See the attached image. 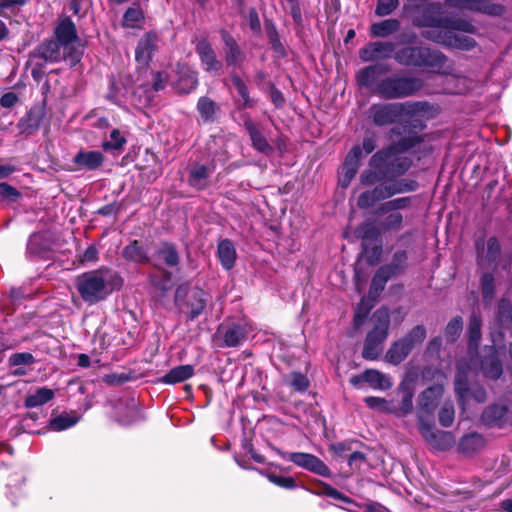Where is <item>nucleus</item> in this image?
Here are the masks:
<instances>
[{
	"label": "nucleus",
	"mask_w": 512,
	"mask_h": 512,
	"mask_svg": "<svg viewBox=\"0 0 512 512\" xmlns=\"http://www.w3.org/2000/svg\"><path fill=\"white\" fill-rule=\"evenodd\" d=\"M420 142L416 133H409L389 148L375 153L369 168L360 175V183L365 186L380 185L388 176L403 175L411 166V160L403 152Z\"/></svg>",
	"instance_id": "f257e3e1"
},
{
	"label": "nucleus",
	"mask_w": 512,
	"mask_h": 512,
	"mask_svg": "<svg viewBox=\"0 0 512 512\" xmlns=\"http://www.w3.org/2000/svg\"><path fill=\"white\" fill-rule=\"evenodd\" d=\"M417 24L427 28L422 32L424 38L441 45L461 50H470L475 45L472 37L462 33L471 31L472 25L467 22L423 16L417 19Z\"/></svg>",
	"instance_id": "f03ea898"
},
{
	"label": "nucleus",
	"mask_w": 512,
	"mask_h": 512,
	"mask_svg": "<svg viewBox=\"0 0 512 512\" xmlns=\"http://www.w3.org/2000/svg\"><path fill=\"white\" fill-rule=\"evenodd\" d=\"M120 285L119 277L104 268L83 273L76 279L80 296L89 304L104 300Z\"/></svg>",
	"instance_id": "7ed1b4c3"
},
{
	"label": "nucleus",
	"mask_w": 512,
	"mask_h": 512,
	"mask_svg": "<svg viewBox=\"0 0 512 512\" xmlns=\"http://www.w3.org/2000/svg\"><path fill=\"white\" fill-rule=\"evenodd\" d=\"M432 107L427 102H405L392 104H375L370 107V116L376 125L393 123L398 118L429 117Z\"/></svg>",
	"instance_id": "20e7f679"
},
{
	"label": "nucleus",
	"mask_w": 512,
	"mask_h": 512,
	"mask_svg": "<svg viewBox=\"0 0 512 512\" xmlns=\"http://www.w3.org/2000/svg\"><path fill=\"white\" fill-rule=\"evenodd\" d=\"M417 188L418 183L415 180L392 179L388 176L384 183L361 193L358 197L357 204L360 208H369L379 201L389 199L396 194L415 191Z\"/></svg>",
	"instance_id": "39448f33"
},
{
	"label": "nucleus",
	"mask_w": 512,
	"mask_h": 512,
	"mask_svg": "<svg viewBox=\"0 0 512 512\" xmlns=\"http://www.w3.org/2000/svg\"><path fill=\"white\" fill-rule=\"evenodd\" d=\"M395 60L406 66L428 67L442 72L446 57L436 50L427 47H408L395 53Z\"/></svg>",
	"instance_id": "423d86ee"
},
{
	"label": "nucleus",
	"mask_w": 512,
	"mask_h": 512,
	"mask_svg": "<svg viewBox=\"0 0 512 512\" xmlns=\"http://www.w3.org/2000/svg\"><path fill=\"white\" fill-rule=\"evenodd\" d=\"M422 83L414 77L392 75L383 79L376 87V93L386 99H398L413 95Z\"/></svg>",
	"instance_id": "0eeeda50"
},
{
	"label": "nucleus",
	"mask_w": 512,
	"mask_h": 512,
	"mask_svg": "<svg viewBox=\"0 0 512 512\" xmlns=\"http://www.w3.org/2000/svg\"><path fill=\"white\" fill-rule=\"evenodd\" d=\"M55 37L68 52L70 66L78 64L82 58L84 49L77 34L76 26L69 17L59 20L55 28Z\"/></svg>",
	"instance_id": "6e6552de"
},
{
	"label": "nucleus",
	"mask_w": 512,
	"mask_h": 512,
	"mask_svg": "<svg viewBox=\"0 0 512 512\" xmlns=\"http://www.w3.org/2000/svg\"><path fill=\"white\" fill-rule=\"evenodd\" d=\"M478 373L474 357H471L469 361L462 360L459 362L455 377V392L460 402L464 403L469 396H472L479 403L486 399V392L483 388L479 387L473 391L469 388V378Z\"/></svg>",
	"instance_id": "1a4fd4ad"
},
{
	"label": "nucleus",
	"mask_w": 512,
	"mask_h": 512,
	"mask_svg": "<svg viewBox=\"0 0 512 512\" xmlns=\"http://www.w3.org/2000/svg\"><path fill=\"white\" fill-rule=\"evenodd\" d=\"M279 455L283 459L291 461L295 465L320 476L329 477L331 474L329 467L313 454L303 452H279Z\"/></svg>",
	"instance_id": "9d476101"
},
{
	"label": "nucleus",
	"mask_w": 512,
	"mask_h": 512,
	"mask_svg": "<svg viewBox=\"0 0 512 512\" xmlns=\"http://www.w3.org/2000/svg\"><path fill=\"white\" fill-rule=\"evenodd\" d=\"M419 430L423 438L435 449L448 450L455 443V437L451 432L440 431L432 425L419 419Z\"/></svg>",
	"instance_id": "9b49d317"
},
{
	"label": "nucleus",
	"mask_w": 512,
	"mask_h": 512,
	"mask_svg": "<svg viewBox=\"0 0 512 512\" xmlns=\"http://www.w3.org/2000/svg\"><path fill=\"white\" fill-rule=\"evenodd\" d=\"M245 335L246 328L243 325L231 322L221 324L215 333V338L223 341L219 346L235 347L243 341Z\"/></svg>",
	"instance_id": "f8f14e48"
},
{
	"label": "nucleus",
	"mask_w": 512,
	"mask_h": 512,
	"mask_svg": "<svg viewBox=\"0 0 512 512\" xmlns=\"http://www.w3.org/2000/svg\"><path fill=\"white\" fill-rule=\"evenodd\" d=\"M482 420L488 425H499L512 420V394L507 395L506 404L489 406L482 414Z\"/></svg>",
	"instance_id": "ddd939ff"
},
{
	"label": "nucleus",
	"mask_w": 512,
	"mask_h": 512,
	"mask_svg": "<svg viewBox=\"0 0 512 512\" xmlns=\"http://www.w3.org/2000/svg\"><path fill=\"white\" fill-rule=\"evenodd\" d=\"M67 52L68 51L65 50L62 44L57 40H47L38 46L34 55L40 57L45 62L54 63L63 60L70 65Z\"/></svg>",
	"instance_id": "4468645a"
},
{
	"label": "nucleus",
	"mask_w": 512,
	"mask_h": 512,
	"mask_svg": "<svg viewBox=\"0 0 512 512\" xmlns=\"http://www.w3.org/2000/svg\"><path fill=\"white\" fill-rule=\"evenodd\" d=\"M204 69L213 74H218L222 69V62L217 59L214 49L207 39H200L195 47Z\"/></svg>",
	"instance_id": "2eb2a0df"
},
{
	"label": "nucleus",
	"mask_w": 512,
	"mask_h": 512,
	"mask_svg": "<svg viewBox=\"0 0 512 512\" xmlns=\"http://www.w3.org/2000/svg\"><path fill=\"white\" fill-rule=\"evenodd\" d=\"M446 2L460 9L483 12L489 15H501L502 6L493 3L494 0H446Z\"/></svg>",
	"instance_id": "dca6fc26"
},
{
	"label": "nucleus",
	"mask_w": 512,
	"mask_h": 512,
	"mask_svg": "<svg viewBox=\"0 0 512 512\" xmlns=\"http://www.w3.org/2000/svg\"><path fill=\"white\" fill-rule=\"evenodd\" d=\"M361 160V149L353 147L346 156V160L342 166L339 184L346 188L355 177Z\"/></svg>",
	"instance_id": "f3484780"
},
{
	"label": "nucleus",
	"mask_w": 512,
	"mask_h": 512,
	"mask_svg": "<svg viewBox=\"0 0 512 512\" xmlns=\"http://www.w3.org/2000/svg\"><path fill=\"white\" fill-rule=\"evenodd\" d=\"M394 50L395 46L391 42H373L360 50V58L366 62L386 59L392 55Z\"/></svg>",
	"instance_id": "a211bd4d"
},
{
	"label": "nucleus",
	"mask_w": 512,
	"mask_h": 512,
	"mask_svg": "<svg viewBox=\"0 0 512 512\" xmlns=\"http://www.w3.org/2000/svg\"><path fill=\"white\" fill-rule=\"evenodd\" d=\"M117 420L122 425H131L141 420L142 414L138 402L134 398L127 399L116 407Z\"/></svg>",
	"instance_id": "6ab92c4d"
},
{
	"label": "nucleus",
	"mask_w": 512,
	"mask_h": 512,
	"mask_svg": "<svg viewBox=\"0 0 512 512\" xmlns=\"http://www.w3.org/2000/svg\"><path fill=\"white\" fill-rule=\"evenodd\" d=\"M74 164L77 169L96 170L102 166L104 156L100 151H79L73 158Z\"/></svg>",
	"instance_id": "aec40b11"
},
{
	"label": "nucleus",
	"mask_w": 512,
	"mask_h": 512,
	"mask_svg": "<svg viewBox=\"0 0 512 512\" xmlns=\"http://www.w3.org/2000/svg\"><path fill=\"white\" fill-rule=\"evenodd\" d=\"M476 249L478 254V264L481 267L490 265L496 261L500 254V243L495 237H491L487 241V250L485 252L484 244L481 241H477Z\"/></svg>",
	"instance_id": "412c9836"
},
{
	"label": "nucleus",
	"mask_w": 512,
	"mask_h": 512,
	"mask_svg": "<svg viewBox=\"0 0 512 512\" xmlns=\"http://www.w3.org/2000/svg\"><path fill=\"white\" fill-rule=\"evenodd\" d=\"M156 44L157 36L153 33H147L141 38L135 52V59L140 65L148 64L156 49Z\"/></svg>",
	"instance_id": "4be33fe9"
},
{
	"label": "nucleus",
	"mask_w": 512,
	"mask_h": 512,
	"mask_svg": "<svg viewBox=\"0 0 512 512\" xmlns=\"http://www.w3.org/2000/svg\"><path fill=\"white\" fill-rule=\"evenodd\" d=\"M374 327L368 333L373 335L374 338L384 341L388 337V330L390 325V314L387 308H380L373 314Z\"/></svg>",
	"instance_id": "5701e85b"
},
{
	"label": "nucleus",
	"mask_w": 512,
	"mask_h": 512,
	"mask_svg": "<svg viewBox=\"0 0 512 512\" xmlns=\"http://www.w3.org/2000/svg\"><path fill=\"white\" fill-rule=\"evenodd\" d=\"M443 394V387L441 385H434L424 390L418 399V405L421 410L426 413H432Z\"/></svg>",
	"instance_id": "b1692460"
},
{
	"label": "nucleus",
	"mask_w": 512,
	"mask_h": 512,
	"mask_svg": "<svg viewBox=\"0 0 512 512\" xmlns=\"http://www.w3.org/2000/svg\"><path fill=\"white\" fill-rule=\"evenodd\" d=\"M400 273V266L384 265L375 273L372 281L370 292L379 293L382 291L389 279Z\"/></svg>",
	"instance_id": "393cba45"
},
{
	"label": "nucleus",
	"mask_w": 512,
	"mask_h": 512,
	"mask_svg": "<svg viewBox=\"0 0 512 512\" xmlns=\"http://www.w3.org/2000/svg\"><path fill=\"white\" fill-rule=\"evenodd\" d=\"M221 37L225 44V59L228 65H239L244 58L242 51L235 39L226 31H221Z\"/></svg>",
	"instance_id": "a878e982"
},
{
	"label": "nucleus",
	"mask_w": 512,
	"mask_h": 512,
	"mask_svg": "<svg viewBox=\"0 0 512 512\" xmlns=\"http://www.w3.org/2000/svg\"><path fill=\"white\" fill-rule=\"evenodd\" d=\"M410 353V346L406 344L402 339H399L393 342L390 348L387 350L385 354V360L390 364L398 365L403 362Z\"/></svg>",
	"instance_id": "bb28decb"
},
{
	"label": "nucleus",
	"mask_w": 512,
	"mask_h": 512,
	"mask_svg": "<svg viewBox=\"0 0 512 512\" xmlns=\"http://www.w3.org/2000/svg\"><path fill=\"white\" fill-rule=\"evenodd\" d=\"M399 389L402 394V399L396 413L398 416H404L411 413L413 410L414 386L412 381L405 380L401 383Z\"/></svg>",
	"instance_id": "cd10ccee"
},
{
	"label": "nucleus",
	"mask_w": 512,
	"mask_h": 512,
	"mask_svg": "<svg viewBox=\"0 0 512 512\" xmlns=\"http://www.w3.org/2000/svg\"><path fill=\"white\" fill-rule=\"evenodd\" d=\"M177 88L182 93H189L198 85L197 73L188 66H179Z\"/></svg>",
	"instance_id": "c85d7f7f"
},
{
	"label": "nucleus",
	"mask_w": 512,
	"mask_h": 512,
	"mask_svg": "<svg viewBox=\"0 0 512 512\" xmlns=\"http://www.w3.org/2000/svg\"><path fill=\"white\" fill-rule=\"evenodd\" d=\"M485 445L484 438L478 433H471L461 438L458 448L463 454L470 455L480 451Z\"/></svg>",
	"instance_id": "c756f323"
},
{
	"label": "nucleus",
	"mask_w": 512,
	"mask_h": 512,
	"mask_svg": "<svg viewBox=\"0 0 512 512\" xmlns=\"http://www.w3.org/2000/svg\"><path fill=\"white\" fill-rule=\"evenodd\" d=\"M245 129L248 132L252 145L255 149L265 154L272 151V147L251 120L245 121Z\"/></svg>",
	"instance_id": "7c9ffc66"
},
{
	"label": "nucleus",
	"mask_w": 512,
	"mask_h": 512,
	"mask_svg": "<svg viewBox=\"0 0 512 512\" xmlns=\"http://www.w3.org/2000/svg\"><path fill=\"white\" fill-rule=\"evenodd\" d=\"M479 372H481L485 378L490 379H497L501 376L502 365L496 357L494 350L489 357L481 361Z\"/></svg>",
	"instance_id": "2f4dec72"
},
{
	"label": "nucleus",
	"mask_w": 512,
	"mask_h": 512,
	"mask_svg": "<svg viewBox=\"0 0 512 512\" xmlns=\"http://www.w3.org/2000/svg\"><path fill=\"white\" fill-rule=\"evenodd\" d=\"M194 374V368L191 365H181L171 369L162 378V381L166 384H176L183 382Z\"/></svg>",
	"instance_id": "473e14b6"
},
{
	"label": "nucleus",
	"mask_w": 512,
	"mask_h": 512,
	"mask_svg": "<svg viewBox=\"0 0 512 512\" xmlns=\"http://www.w3.org/2000/svg\"><path fill=\"white\" fill-rule=\"evenodd\" d=\"M415 196H405L395 198L389 201L384 202L378 209L379 213H390V212H399V210L408 209L414 201H416Z\"/></svg>",
	"instance_id": "72a5a7b5"
},
{
	"label": "nucleus",
	"mask_w": 512,
	"mask_h": 512,
	"mask_svg": "<svg viewBox=\"0 0 512 512\" xmlns=\"http://www.w3.org/2000/svg\"><path fill=\"white\" fill-rule=\"evenodd\" d=\"M218 256L225 269H231L235 263L236 252L231 241L223 240L218 245Z\"/></svg>",
	"instance_id": "f704fd0d"
},
{
	"label": "nucleus",
	"mask_w": 512,
	"mask_h": 512,
	"mask_svg": "<svg viewBox=\"0 0 512 512\" xmlns=\"http://www.w3.org/2000/svg\"><path fill=\"white\" fill-rule=\"evenodd\" d=\"M53 398L54 391L52 389L42 387L26 397L25 406L28 408L38 407L49 402Z\"/></svg>",
	"instance_id": "c9c22d12"
},
{
	"label": "nucleus",
	"mask_w": 512,
	"mask_h": 512,
	"mask_svg": "<svg viewBox=\"0 0 512 512\" xmlns=\"http://www.w3.org/2000/svg\"><path fill=\"white\" fill-rule=\"evenodd\" d=\"M233 86L237 90L239 98L237 99V105L240 108L252 107L254 102L249 96L248 88L246 83L236 74L231 75Z\"/></svg>",
	"instance_id": "e433bc0d"
},
{
	"label": "nucleus",
	"mask_w": 512,
	"mask_h": 512,
	"mask_svg": "<svg viewBox=\"0 0 512 512\" xmlns=\"http://www.w3.org/2000/svg\"><path fill=\"white\" fill-rule=\"evenodd\" d=\"M365 382L374 389L385 390L391 387L389 378L378 370L369 369L363 372Z\"/></svg>",
	"instance_id": "4c0bfd02"
},
{
	"label": "nucleus",
	"mask_w": 512,
	"mask_h": 512,
	"mask_svg": "<svg viewBox=\"0 0 512 512\" xmlns=\"http://www.w3.org/2000/svg\"><path fill=\"white\" fill-rule=\"evenodd\" d=\"M212 172V169L209 167L197 165L191 169L189 182L193 187L203 189L207 185V179Z\"/></svg>",
	"instance_id": "58836bf2"
},
{
	"label": "nucleus",
	"mask_w": 512,
	"mask_h": 512,
	"mask_svg": "<svg viewBox=\"0 0 512 512\" xmlns=\"http://www.w3.org/2000/svg\"><path fill=\"white\" fill-rule=\"evenodd\" d=\"M497 321L501 330L512 328V305L507 299H501L498 303ZM500 333L502 334L503 331Z\"/></svg>",
	"instance_id": "ea45409f"
},
{
	"label": "nucleus",
	"mask_w": 512,
	"mask_h": 512,
	"mask_svg": "<svg viewBox=\"0 0 512 512\" xmlns=\"http://www.w3.org/2000/svg\"><path fill=\"white\" fill-rule=\"evenodd\" d=\"M400 23L396 19H387L371 26V34L375 37H387L399 29Z\"/></svg>",
	"instance_id": "a19ab883"
},
{
	"label": "nucleus",
	"mask_w": 512,
	"mask_h": 512,
	"mask_svg": "<svg viewBox=\"0 0 512 512\" xmlns=\"http://www.w3.org/2000/svg\"><path fill=\"white\" fill-rule=\"evenodd\" d=\"M123 256L131 261L144 263L148 260L147 251L139 244L133 241L123 249Z\"/></svg>",
	"instance_id": "79ce46f5"
},
{
	"label": "nucleus",
	"mask_w": 512,
	"mask_h": 512,
	"mask_svg": "<svg viewBox=\"0 0 512 512\" xmlns=\"http://www.w3.org/2000/svg\"><path fill=\"white\" fill-rule=\"evenodd\" d=\"M189 305V318L191 320L197 318L204 310L206 301L204 299V293L201 290H195L190 295Z\"/></svg>",
	"instance_id": "37998d69"
},
{
	"label": "nucleus",
	"mask_w": 512,
	"mask_h": 512,
	"mask_svg": "<svg viewBox=\"0 0 512 512\" xmlns=\"http://www.w3.org/2000/svg\"><path fill=\"white\" fill-rule=\"evenodd\" d=\"M469 349L475 351L481 340V320L477 315H472L469 322Z\"/></svg>",
	"instance_id": "c03bdc74"
},
{
	"label": "nucleus",
	"mask_w": 512,
	"mask_h": 512,
	"mask_svg": "<svg viewBox=\"0 0 512 512\" xmlns=\"http://www.w3.org/2000/svg\"><path fill=\"white\" fill-rule=\"evenodd\" d=\"M197 110L205 121H212L218 110V106L210 98L201 97L197 103Z\"/></svg>",
	"instance_id": "a18cd8bd"
},
{
	"label": "nucleus",
	"mask_w": 512,
	"mask_h": 512,
	"mask_svg": "<svg viewBox=\"0 0 512 512\" xmlns=\"http://www.w3.org/2000/svg\"><path fill=\"white\" fill-rule=\"evenodd\" d=\"M382 342L383 341H380V340L374 338L373 335H367L365 343H364V348L362 351L363 357L368 360H374V359L378 358V356L380 355V353L382 351V348H381Z\"/></svg>",
	"instance_id": "49530a36"
},
{
	"label": "nucleus",
	"mask_w": 512,
	"mask_h": 512,
	"mask_svg": "<svg viewBox=\"0 0 512 512\" xmlns=\"http://www.w3.org/2000/svg\"><path fill=\"white\" fill-rule=\"evenodd\" d=\"M79 418L75 415L61 414L50 420L49 426L53 431H62L73 427Z\"/></svg>",
	"instance_id": "de8ad7c7"
},
{
	"label": "nucleus",
	"mask_w": 512,
	"mask_h": 512,
	"mask_svg": "<svg viewBox=\"0 0 512 512\" xmlns=\"http://www.w3.org/2000/svg\"><path fill=\"white\" fill-rule=\"evenodd\" d=\"M144 20V13L140 8L130 7L123 16L122 24L128 28H138Z\"/></svg>",
	"instance_id": "09e8293b"
},
{
	"label": "nucleus",
	"mask_w": 512,
	"mask_h": 512,
	"mask_svg": "<svg viewBox=\"0 0 512 512\" xmlns=\"http://www.w3.org/2000/svg\"><path fill=\"white\" fill-rule=\"evenodd\" d=\"M426 338V329L422 325L415 326L406 336L401 338L410 346L412 351L416 346L420 345Z\"/></svg>",
	"instance_id": "8fccbe9b"
},
{
	"label": "nucleus",
	"mask_w": 512,
	"mask_h": 512,
	"mask_svg": "<svg viewBox=\"0 0 512 512\" xmlns=\"http://www.w3.org/2000/svg\"><path fill=\"white\" fill-rule=\"evenodd\" d=\"M26 3L27 0H0V16L9 18L16 15Z\"/></svg>",
	"instance_id": "3c124183"
},
{
	"label": "nucleus",
	"mask_w": 512,
	"mask_h": 512,
	"mask_svg": "<svg viewBox=\"0 0 512 512\" xmlns=\"http://www.w3.org/2000/svg\"><path fill=\"white\" fill-rule=\"evenodd\" d=\"M387 216L381 222V227L386 231H399L403 227V216L400 212L386 213Z\"/></svg>",
	"instance_id": "603ef678"
},
{
	"label": "nucleus",
	"mask_w": 512,
	"mask_h": 512,
	"mask_svg": "<svg viewBox=\"0 0 512 512\" xmlns=\"http://www.w3.org/2000/svg\"><path fill=\"white\" fill-rule=\"evenodd\" d=\"M126 143V139L118 129H113L110 133V139L104 141L102 147L105 151L121 150Z\"/></svg>",
	"instance_id": "864d4df0"
},
{
	"label": "nucleus",
	"mask_w": 512,
	"mask_h": 512,
	"mask_svg": "<svg viewBox=\"0 0 512 512\" xmlns=\"http://www.w3.org/2000/svg\"><path fill=\"white\" fill-rule=\"evenodd\" d=\"M463 321L460 316L451 319L445 329V336L448 341H455L461 334Z\"/></svg>",
	"instance_id": "5fc2aeb1"
},
{
	"label": "nucleus",
	"mask_w": 512,
	"mask_h": 512,
	"mask_svg": "<svg viewBox=\"0 0 512 512\" xmlns=\"http://www.w3.org/2000/svg\"><path fill=\"white\" fill-rule=\"evenodd\" d=\"M378 75V68L376 66H369L364 68L358 74V82L361 86L372 87Z\"/></svg>",
	"instance_id": "6e6d98bb"
},
{
	"label": "nucleus",
	"mask_w": 512,
	"mask_h": 512,
	"mask_svg": "<svg viewBox=\"0 0 512 512\" xmlns=\"http://www.w3.org/2000/svg\"><path fill=\"white\" fill-rule=\"evenodd\" d=\"M286 382L288 385L294 388V390L298 392H303L309 387L308 378L298 372H293L286 378Z\"/></svg>",
	"instance_id": "4d7b16f0"
},
{
	"label": "nucleus",
	"mask_w": 512,
	"mask_h": 512,
	"mask_svg": "<svg viewBox=\"0 0 512 512\" xmlns=\"http://www.w3.org/2000/svg\"><path fill=\"white\" fill-rule=\"evenodd\" d=\"M158 256L168 266H176L179 262V257L175 248L171 245L165 244L159 251Z\"/></svg>",
	"instance_id": "13d9d810"
},
{
	"label": "nucleus",
	"mask_w": 512,
	"mask_h": 512,
	"mask_svg": "<svg viewBox=\"0 0 512 512\" xmlns=\"http://www.w3.org/2000/svg\"><path fill=\"white\" fill-rule=\"evenodd\" d=\"M493 273H484L481 278V289L484 300H491L494 295Z\"/></svg>",
	"instance_id": "bf43d9fd"
},
{
	"label": "nucleus",
	"mask_w": 512,
	"mask_h": 512,
	"mask_svg": "<svg viewBox=\"0 0 512 512\" xmlns=\"http://www.w3.org/2000/svg\"><path fill=\"white\" fill-rule=\"evenodd\" d=\"M454 407L451 403H444L439 411V423L444 427H449L454 421Z\"/></svg>",
	"instance_id": "052dcab7"
},
{
	"label": "nucleus",
	"mask_w": 512,
	"mask_h": 512,
	"mask_svg": "<svg viewBox=\"0 0 512 512\" xmlns=\"http://www.w3.org/2000/svg\"><path fill=\"white\" fill-rule=\"evenodd\" d=\"M42 235L41 234H33L28 241L27 250L29 253L34 255H40L44 250H46L45 246H42Z\"/></svg>",
	"instance_id": "680f3d73"
},
{
	"label": "nucleus",
	"mask_w": 512,
	"mask_h": 512,
	"mask_svg": "<svg viewBox=\"0 0 512 512\" xmlns=\"http://www.w3.org/2000/svg\"><path fill=\"white\" fill-rule=\"evenodd\" d=\"M398 6V0H378L376 14L386 16L391 14Z\"/></svg>",
	"instance_id": "e2e57ef3"
},
{
	"label": "nucleus",
	"mask_w": 512,
	"mask_h": 512,
	"mask_svg": "<svg viewBox=\"0 0 512 512\" xmlns=\"http://www.w3.org/2000/svg\"><path fill=\"white\" fill-rule=\"evenodd\" d=\"M267 478L273 484H275L279 487L285 488V489H293L296 487L295 480L292 477H284V476H279L276 474H268Z\"/></svg>",
	"instance_id": "0e129e2a"
},
{
	"label": "nucleus",
	"mask_w": 512,
	"mask_h": 512,
	"mask_svg": "<svg viewBox=\"0 0 512 512\" xmlns=\"http://www.w3.org/2000/svg\"><path fill=\"white\" fill-rule=\"evenodd\" d=\"M0 197L15 201L20 197L19 191L8 183H0Z\"/></svg>",
	"instance_id": "69168bd1"
},
{
	"label": "nucleus",
	"mask_w": 512,
	"mask_h": 512,
	"mask_svg": "<svg viewBox=\"0 0 512 512\" xmlns=\"http://www.w3.org/2000/svg\"><path fill=\"white\" fill-rule=\"evenodd\" d=\"M364 402L370 408L378 409L381 411H388V403L383 398L370 396V397H366L364 399Z\"/></svg>",
	"instance_id": "338daca9"
},
{
	"label": "nucleus",
	"mask_w": 512,
	"mask_h": 512,
	"mask_svg": "<svg viewBox=\"0 0 512 512\" xmlns=\"http://www.w3.org/2000/svg\"><path fill=\"white\" fill-rule=\"evenodd\" d=\"M33 360L34 358L30 353H16L10 357L9 361L11 365L17 366L31 364Z\"/></svg>",
	"instance_id": "774afa93"
}]
</instances>
